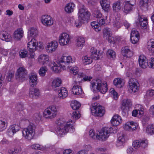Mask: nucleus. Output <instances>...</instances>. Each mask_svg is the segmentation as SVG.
I'll return each mask as SVG.
<instances>
[{"label":"nucleus","instance_id":"f257e3e1","mask_svg":"<svg viewBox=\"0 0 154 154\" xmlns=\"http://www.w3.org/2000/svg\"><path fill=\"white\" fill-rule=\"evenodd\" d=\"M75 61V59L72 58L71 56H66L63 55L58 61L51 63V69L56 72H58L61 67L63 69L68 68L70 63L74 62Z\"/></svg>","mask_w":154,"mask_h":154},{"label":"nucleus","instance_id":"774afa93","mask_svg":"<svg viewBox=\"0 0 154 154\" xmlns=\"http://www.w3.org/2000/svg\"><path fill=\"white\" fill-rule=\"evenodd\" d=\"M149 67L151 68H154V58H151L149 64L148 65Z\"/></svg>","mask_w":154,"mask_h":154},{"label":"nucleus","instance_id":"f704fd0d","mask_svg":"<svg viewBox=\"0 0 154 154\" xmlns=\"http://www.w3.org/2000/svg\"><path fill=\"white\" fill-rule=\"evenodd\" d=\"M75 5L72 3H69L66 5L64 7V11L68 14L72 12L74 10Z\"/></svg>","mask_w":154,"mask_h":154},{"label":"nucleus","instance_id":"20e7f679","mask_svg":"<svg viewBox=\"0 0 154 154\" xmlns=\"http://www.w3.org/2000/svg\"><path fill=\"white\" fill-rule=\"evenodd\" d=\"M91 88L93 91L97 89L102 94L105 93L108 90L106 82L100 79L92 80L91 82Z\"/></svg>","mask_w":154,"mask_h":154},{"label":"nucleus","instance_id":"aec40b11","mask_svg":"<svg viewBox=\"0 0 154 154\" xmlns=\"http://www.w3.org/2000/svg\"><path fill=\"white\" fill-rule=\"evenodd\" d=\"M41 21L43 24L46 26H50L53 23V21L52 18L48 15L42 16Z\"/></svg>","mask_w":154,"mask_h":154},{"label":"nucleus","instance_id":"ddd939ff","mask_svg":"<svg viewBox=\"0 0 154 154\" xmlns=\"http://www.w3.org/2000/svg\"><path fill=\"white\" fill-rule=\"evenodd\" d=\"M72 92L74 94L79 95L82 93V88L80 86V81H75L72 84Z\"/></svg>","mask_w":154,"mask_h":154},{"label":"nucleus","instance_id":"79ce46f5","mask_svg":"<svg viewBox=\"0 0 154 154\" xmlns=\"http://www.w3.org/2000/svg\"><path fill=\"white\" fill-rule=\"evenodd\" d=\"M133 6L129 4L125 3L124 7L123 12L125 14H127L131 12L133 10Z\"/></svg>","mask_w":154,"mask_h":154},{"label":"nucleus","instance_id":"7c9ffc66","mask_svg":"<svg viewBox=\"0 0 154 154\" xmlns=\"http://www.w3.org/2000/svg\"><path fill=\"white\" fill-rule=\"evenodd\" d=\"M49 60V56L45 54L39 55L38 58V62L41 65H43L48 62Z\"/></svg>","mask_w":154,"mask_h":154},{"label":"nucleus","instance_id":"f8f14e48","mask_svg":"<svg viewBox=\"0 0 154 154\" xmlns=\"http://www.w3.org/2000/svg\"><path fill=\"white\" fill-rule=\"evenodd\" d=\"M58 43L55 41L48 43L46 47V51L48 53H52L55 51L57 48Z\"/></svg>","mask_w":154,"mask_h":154},{"label":"nucleus","instance_id":"e2e57ef3","mask_svg":"<svg viewBox=\"0 0 154 154\" xmlns=\"http://www.w3.org/2000/svg\"><path fill=\"white\" fill-rule=\"evenodd\" d=\"M84 73H79L78 75V77L76 81H80V84L81 81H83V78L84 77Z\"/></svg>","mask_w":154,"mask_h":154},{"label":"nucleus","instance_id":"c9c22d12","mask_svg":"<svg viewBox=\"0 0 154 154\" xmlns=\"http://www.w3.org/2000/svg\"><path fill=\"white\" fill-rule=\"evenodd\" d=\"M112 7L114 11L118 12L122 8V3L119 1H116L113 3Z\"/></svg>","mask_w":154,"mask_h":154},{"label":"nucleus","instance_id":"393cba45","mask_svg":"<svg viewBox=\"0 0 154 154\" xmlns=\"http://www.w3.org/2000/svg\"><path fill=\"white\" fill-rule=\"evenodd\" d=\"M138 61L140 66L142 68H146L148 66L147 60L143 55L139 56Z\"/></svg>","mask_w":154,"mask_h":154},{"label":"nucleus","instance_id":"de8ad7c7","mask_svg":"<svg viewBox=\"0 0 154 154\" xmlns=\"http://www.w3.org/2000/svg\"><path fill=\"white\" fill-rule=\"evenodd\" d=\"M92 58L87 56H85L82 57V61L83 63L85 64H91L92 62Z\"/></svg>","mask_w":154,"mask_h":154},{"label":"nucleus","instance_id":"f03ea898","mask_svg":"<svg viewBox=\"0 0 154 154\" xmlns=\"http://www.w3.org/2000/svg\"><path fill=\"white\" fill-rule=\"evenodd\" d=\"M74 121L70 120L65 122L63 119H59L56 121V123L59 126L56 130L57 135L60 137H63L69 131L72 130L73 131L74 128L73 127Z\"/></svg>","mask_w":154,"mask_h":154},{"label":"nucleus","instance_id":"f3484780","mask_svg":"<svg viewBox=\"0 0 154 154\" xmlns=\"http://www.w3.org/2000/svg\"><path fill=\"white\" fill-rule=\"evenodd\" d=\"M105 22L104 19H103L100 20L99 22L93 21L91 24V26L97 32H98L101 29L100 25H102L105 23Z\"/></svg>","mask_w":154,"mask_h":154},{"label":"nucleus","instance_id":"ea45409f","mask_svg":"<svg viewBox=\"0 0 154 154\" xmlns=\"http://www.w3.org/2000/svg\"><path fill=\"white\" fill-rule=\"evenodd\" d=\"M30 52L29 51V53L28 54V51L26 49H23L20 51L19 52V56L20 57L22 58H24L26 57H28L30 58H33L34 57H29V54Z\"/></svg>","mask_w":154,"mask_h":154},{"label":"nucleus","instance_id":"603ef678","mask_svg":"<svg viewBox=\"0 0 154 154\" xmlns=\"http://www.w3.org/2000/svg\"><path fill=\"white\" fill-rule=\"evenodd\" d=\"M106 54L107 56L109 57L114 58L116 57V53L112 50H108L107 51Z\"/></svg>","mask_w":154,"mask_h":154},{"label":"nucleus","instance_id":"7ed1b4c3","mask_svg":"<svg viewBox=\"0 0 154 154\" xmlns=\"http://www.w3.org/2000/svg\"><path fill=\"white\" fill-rule=\"evenodd\" d=\"M79 20L75 21V25L77 27H80L82 24L87 21L89 17V12L84 6L79 9L78 13Z\"/></svg>","mask_w":154,"mask_h":154},{"label":"nucleus","instance_id":"338daca9","mask_svg":"<svg viewBox=\"0 0 154 154\" xmlns=\"http://www.w3.org/2000/svg\"><path fill=\"white\" fill-rule=\"evenodd\" d=\"M23 108V105L20 103L18 104L16 107V109L18 112L21 111Z\"/></svg>","mask_w":154,"mask_h":154},{"label":"nucleus","instance_id":"0e129e2a","mask_svg":"<svg viewBox=\"0 0 154 154\" xmlns=\"http://www.w3.org/2000/svg\"><path fill=\"white\" fill-rule=\"evenodd\" d=\"M146 94L149 97L153 96L154 95V90L151 89L148 90L146 92Z\"/></svg>","mask_w":154,"mask_h":154},{"label":"nucleus","instance_id":"c85d7f7f","mask_svg":"<svg viewBox=\"0 0 154 154\" xmlns=\"http://www.w3.org/2000/svg\"><path fill=\"white\" fill-rule=\"evenodd\" d=\"M23 36V31L21 28H19L14 33L13 37L16 40H20Z\"/></svg>","mask_w":154,"mask_h":154},{"label":"nucleus","instance_id":"bb28decb","mask_svg":"<svg viewBox=\"0 0 154 154\" xmlns=\"http://www.w3.org/2000/svg\"><path fill=\"white\" fill-rule=\"evenodd\" d=\"M29 96L32 99L37 98L40 95L39 90L38 89L31 88L29 89Z\"/></svg>","mask_w":154,"mask_h":154},{"label":"nucleus","instance_id":"37998d69","mask_svg":"<svg viewBox=\"0 0 154 154\" xmlns=\"http://www.w3.org/2000/svg\"><path fill=\"white\" fill-rule=\"evenodd\" d=\"M125 136L124 134H122L121 135L119 136L116 143L117 146H120L123 145L125 140Z\"/></svg>","mask_w":154,"mask_h":154},{"label":"nucleus","instance_id":"4468645a","mask_svg":"<svg viewBox=\"0 0 154 154\" xmlns=\"http://www.w3.org/2000/svg\"><path fill=\"white\" fill-rule=\"evenodd\" d=\"M148 141L146 140H136L133 142V146L135 149H137L140 147L145 148L147 146Z\"/></svg>","mask_w":154,"mask_h":154},{"label":"nucleus","instance_id":"cd10ccee","mask_svg":"<svg viewBox=\"0 0 154 154\" xmlns=\"http://www.w3.org/2000/svg\"><path fill=\"white\" fill-rule=\"evenodd\" d=\"M137 127L138 125L136 123L131 122L127 123L125 124V129L126 130L131 131L135 130Z\"/></svg>","mask_w":154,"mask_h":154},{"label":"nucleus","instance_id":"a878e982","mask_svg":"<svg viewBox=\"0 0 154 154\" xmlns=\"http://www.w3.org/2000/svg\"><path fill=\"white\" fill-rule=\"evenodd\" d=\"M29 81L31 86H35L37 83V76L36 73H32L29 75Z\"/></svg>","mask_w":154,"mask_h":154},{"label":"nucleus","instance_id":"423d86ee","mask_svg":"<svg viewBox=\"0 0 154 154\" xmlns=\"http://www.w3.org/2000/svg\"><path fill=\"white\" fill-rule=\"evenodd\" d=\"M43 45L41 44L38 45L37 41L34 38H32L28 43L27 44V48L29 52V57H34L35 55L34 52L36 50L37 47L41 49L42 48Z\"/></svg>","mask_w":154,"mask_h":154},{"label":"nucleus","instance_id":"b1692460","mask_svg":"<svg viewBox=\"0 0 154 154\" xmlns=\"http://www.w3.org/2000/svg\"><path fill=\"white\" fill-rule=\"evenodd\" d=\"M136 109L132 112V116H136L138 114L140 116H143L144 113V109L142 105H137L136 107Z\"/></svg>","mask_w":154,"mask_h":154},{"label":"nucleus","instance_id":"2eb2a0df","mask_svg":"<svg viewBox=\"0 0 154 154\" xmlns=\"http://www.w3.org/2000/svg\"><path fill=\"white\" fill-rule=\"evenodd\" d=\"M129 91L130 93H134L138 91L139 88L138 83H136L133 79H131L129 82Z\"/></svg>","mask_w":154,"mask_h":154},{"label":"nucleus","instance_id":"4c0bfd02","mask_svg":"<svg viewBox=\"0 0 154 154\" xmlns=\"http://www.w3.org/2000/svg\"><path fill=\"white\" fill-rule=\"evenodd\" d=\"M113 84L117 87L120 88L124 85V83L123 80L120 78L115 79L113 80Z\"/></svg>","mask_w":154,"mask_h":154},{"label":"nucleus","instance_id":"2f4dec72","mask_svg":"<svg viewBox=\"0 0 154 154\" xmlns=\"http://www.w3.org/2000/svg\"><path fill=\"white\" fill-rule=\"evenodd\" d=\"M121 53L124 57H130L132 55V53L128 46H125L122 49Z\"/></svg>","mask_w":154,"mask_h":154},{"label":"nucleus","instance_id":"e433bc0d","mask_svg":"<svg viewBox=\"0 0 154 154\" xmlns=\"http://www.w3.org/2000/svg\"><path fill=\"white\" fill-rule=\"evenodd\" d=\"M139 23L141 28L146 29L147 28L148 23L146 19L141 17L139 19Z\"/></svg>","mask_w":154,"mask_h":154},{"label":"nucleus","instance_id":"3c124183","mask_svg":"<svg viewBox=\"0 0 154 154\" xmlns=\"http://www.w3.org/2000/svg\"><path fill=\"white\" fill-rule=\"evenodd\" d=\"M47 70L48 69L45 66H42L39 70V75L41 76H44Z\"/></svg>","mask_w":154,"mask_h":154},{"label":"nucleus","instance_id":"c03bdc74","mask_svg":"<svg viewBox=\"0 0 154 154\" xmlns=\"http://www.w3.org/2000/svg\"><path fill=\"white\" fill-rule=\"evenodd\" d=\"M85 42V40L83 37H79L76 39V45L79 47H82Z\"/></svg>","mask_w":154,"mask_h":154},{"label":"nucleus","instance_id":"a211bd4d","mask_svg":"<svg viewBox=\"0 0 154 154\" xmlns=\"http://www.w3.org/2000/svg\"><path fill=\"white\" fill-rule=\"evenodd\" d=\"M140 38L139 32L136 29L132 30L131 33L130 40L131 42L134 44L136 43Z\"/></svg>","mask_w":154,"mask_h":154},{"label":"nucleus","instance_id":"473e14b6","mask_svg":"<svg viewBox=\"0 0 154 154\" xmlns=\"http://www.w3.org/2000/svg\"><path fill=\"white\" fill-rule=\"evenodd\" d=\"M91 57L95 60H98L101 56V54L99 51L97 52V50L95 48L92 47L91 49Z\"/></svg>","mask_w":154,"mask_h":154},{"label":"nucleus","instance_id":"dca6fc26","mask_svg":"<svg viewBox=\"0 0 154 154\" xmlns=\"http://www.w3.org/2000/svg\"><path fill=\"white\" fill-rule=\"evenodd\" d=\"M131 105L132 103L130 99H125L122 101L121 109L123 111V114H125Z\"/></svg>","mask_w":154,"mask_h":154},{"label":"nucleus","instance_id":"39448f33","mask_svg":"<svg viewBox=\"0 0 154 154\" xmlns=\"http://www.w3.org/2000/svg\"><path fill=\"white\" fill-rule=\"evenodd\" d=\"M35 125L33 124H30L22 131L23 137L28 140L33 139L35 134Z\"/></svg>","mask_w":154,"mask_h":154},{"label":"nucleus","instance_id":"6ab92c4d","mask_svg":"<svg viewBox=\"0 0 154 154\" xmlns=\"http://www.w3.org/2000/svg\"><path fill=\"white\" fill-rule=\"evenodd\" d=\"M62 82L61 79L59 78H57L54 79L51 84L52 89L55 91H57L60 88Z\"/></svg>","mask_w":154,"mask_h":154},{"label":"nucleus","instance_id":"864d4df0","mask_svg":"<svg viewBox=\"0 0 154 154\" xmlns=\"http://www.w3.org/2000/svg\"><path fill=\"white\" fill-rule=\"evenodd\" d=\"M89 135L91 138L94 139H98V135L95 134V131L93 129L89 131Z\"/></svg>","mask_w":154,"mask_h":154},{"label":"nucleus","instance_id":"6e6d98bb","mask_svg":"<svg viewBox=\"0 0 154 154\" xmlns=\"http://www.w3.org/2000/svg\"><path fill=\"white\" fill-rule=\"evenodd\" d=\"M68 68L70 70V72L74 75H76L78 73L79 70L78 67L75 66L72 68L69 67Z\"/></svg>","mask_w":154,"mask_h":154},{"label":"nucleus","instance_id":"9d476101","mask_svg":"<svg viewBox=\"0 0 154 154\" xmlns=\"http://www.w3.org/2000/svg\"><path fill=\"white\" fill-rule=\"evenodd\" d=\"M27 73V70L24 67H20L17 69L16 75V79L19 81H22L24 80Z\"/></svg>","mask_w":154,"mask_h":154},{"label":"nucleus","instance_id":"72a5a7b5","mask_svg":"<svg viewBox=\"0 0 154 154\" xmlns=\"http://www.w3.org/2000/svg\"><path fill=\"white\" fill-rule=\"evenodd\" d=\"M112 23L113 27L116 29L120 28L122 25L121 20L118 15L115 17Z\"/></svg>","mask_w":154,"mask_h":154},{"label":"nucleus","instance_id":"09e8293b","mask_svg":"<svg viewBox=\"0 0 154 154\" xmlns=\"http://www.w3.org/2000/svg\"><path fill=\"white\" fill-rule=\"evenodd\" d=\"M149 0H141L140 5L142 9L147 10L148 7Z\"/></svg>","mask_w":154,"mask_h":154},{"label":"nucleus","instance_id":"1a4fd4ad","mask_svg":"<svg viewBox=\"0 0 154 154\" xmlns=\"http://www.w3.org/2000/svg\"><path fill=\"white\" fill-rule=\"evenodd\" d=\"M116 130L113 129V128L105 127L101 130L98 135V140L105 141L109 137L110 133H116Z\"/></svg>","mask_w":154,"mask_h":154},{"label":"nucleus","instance_id":"9b49d317","mask_svg":"<svg viewBox=\"0 0 154 154\" xmlns=\"http://www.w3.org/2000/svg\"><path fill=\"white\" fill-rule=\"evenodd\" d=\"M59 41L60 45H66L69 41V35L66 33H62L59 37Z\"/></svg>","mask_w":154,"mask_h":154},{"label":"nucleus","instance_id":"0eeeda50","mask_svg":"<svg viewBox=\"0 0 154 154\" xmlns=\"http://www.w3.org/2000/svg\"><path fill=\"white\" fill-rule=\"evenodd\" d=\"M58 111L57 107L54 105L51 106L45 110L43 116L45 118L53 119L56 116Z\"/></svg>","mask_w":154,"mask_h":154},{"label":"nucleus","instance_id":"a19ab883","mask_svg":"<svg viewBox=\"0 0 154 154\" xmlns=\"http://www.w3.org/2000/svg\"><path fill=\"white\" fill-rule=\"evenodd\" d=\"M28 33V37H34L37 35L38 30L35 28L31 27L29 29Z\"/></svg>","mask_w":154,"mask_h":154},{"label":"nucleus","instance_id":"680f3d73","mask_svg":"<svg viewBox=\"0 0 154 154\" xmlns=\"http://www.w3.org/2000/svg\"><path fill=\"white\" fill-rule=\"evenodd\" d=\"M110 93L113 95V97L115 100H116L118 97L117 92H116L115 90L113 88H111L109 90Z\"/></svg>","mask_w":154,"mask_h":154},{"label":"nucleus","instance_id":"69168bd1","mask_svg":"<svg viewBox=\"0 0 154 154\" xmlns=\"http://www.w3.org/2000/svg\"><path fill=\"white\" fill-rule=\"evenodd\" d=\"M5 122L0 119V131H2L5 128Z\"/></svg>","mask_w":154,"mask_h":154},{"label":"nucleus","instance_id":"5701e85b","mask_svg":"<svg viewBox=\"0 0 154 154\" xmlns=\"http://www.w3.org/2000/svg\"><path fill=\"white\" fill-rule=\"evenodd\" d=\"M11 35L6 31L2 30L0 31V39L2 40L8 42L11 40Z\"/></svg>","mask_w":154,"mask_h":154},{"label":"nucleus","instance_id":"5fc2aeb1","mask_svg":"<svg viewBox=\"0 0 154 154\" xmlns=\"http://www.w3.org/2000/svg\"><path fill=\"white\" fill-rule=\"evenodd\" d=\"M110 29L109 28H105L103 31L104 37L106 39H107L108 37L110 35Z\"/></svg>","mask_w":154,"mask_h":154},{"label":"nucleus","instance_id":"c756f323","mask_svg":"<svg viewBox=\"0 0 154 154\" xmlns=\"http://www.w3.org/2000/svg\"><path fill=\"white\" fill-rule=\"evenodd\" d=\"M100 4L102 9L106 12H108L110 10V5L109 2L107 0H101Z\"/></svg>","mask_w":154,"mask_h":154},{"label":"nucleus","instance_id":"49530a36","mask_svg":"<svg viewBox=\"0 0 154 154\" xmlns=\"http://www.w3.org/2000/svg\"><path fill=\"white\" fill-rule=\"evenodd\" d=\"M81 106L80 103L76 100L72 101L71 103V106L73 110L79 109Z\"/></svg>","mask_w":154,"mask_h":154},{"label":"nucleus","instance_id":"4be33fe9","mask_svg":"<svg viewBox=\"0 0 154 154\" xmlns=\"http://www.w3.org/2000/svg\"><path fill=\"white\" fill-rule=\"evenodd\" d=\"M58 97L61 99L66 98L68 95V91L67 89L64 87H62L58 90Z\"/></svg>","mask_w":154,"mask_h":154},{"label":"nucleus","instance_id":"052dcab7","mask_svg":"<svg viewBox=\"0 0 154 154\" xmlns=\"http://www.w3.org/2000/svg\"><path fill=\"white\" fill-rule=\"evenodd\" d=\"M31 147L32 149L41 150L42 146L38 143H35L31 145Z\"/></svg>","mask_w":154,"mask_h":154},{"label":"nucleus","instance_id":"13d9d810","mask_svg":"<svg viewBox=\"0 0 154 154\" xmlns=\"http://www.w3.org/2000/svg\"><path fill=\"white\" fill-rule=\"evenodd\" d=\"M102 14L100 11L98 10H95L93 14V16L97 18H100L102 17Z\"/></svg>","mask_w":154,"mask_h":154},{"label":"nucleus","instance_id":"4d7b16f0","mask_svg":"<svg viewBox=\"0 0 154 154\" xmlns=\"http://www.w3.org/2000/svg\"><path fill=\"white\" fill-rule=\"evenodd\" d=\"M14 133L18 131L20 129V126L17 125H13L9 127Z\"/></svg>","mask_w":154,"mask_h":154},{"label":"nucleus","instance_id":"412c9836","mask_svg":"<svg viewBox=\"0 0 154 154\" xmlns=\"http://www.w3.org/2000/svg\"><path fill=\"white\" fill-rule=\"evenodd\" d=\"M122 122V119L121 117L118 115H114L112 118L111 122L112 124L113 125V129L115 130H117V127L116 126L119 125Z\"/></svg>","mask_w":154,"mask_h":154},{"label":"nucleus","instance_id":"a18cd8bd","mask_svg":"<svg viewBox=\"0 0 154 154\" xmlns=\"http://www.w3.org/2000/svg\"><path fill=\"white\" fill-rule=\"evenodd\" d=\"M22 150L21 147H17L14 149H9L8 150V152L9 154H17L20 152Z\"/></svg>","mask_w":154,"mask_h":154},{"label":"nucleus","instance_id":"8fccbe9b","mask_svg":"<svg viewBox=\"0 0 154 154\" xmlns=\"http://www.w3.org/2000/svg\"><path fill=\"white\" fill-rule=\"evenodd\" d=\"M146 132L150 135L154 133V125L153 124L148 125L146 128Z\"/></svg>","mask_w":154,"mask_h":154},{"label":"nucleus","instance_id":"6e6552de","mask_svg":"<svg viewBox=\"0 0 154 154\" xmlns=\"http://www.w3.org/2000/svg\"><path fill=\"white\" fill-rule=\"evenodd\" d=\"M91 112L94 116L101 117L104 114L105 111L104 107L96 103L93 105Z\"/></svg>","mask_w":154,"mask_h":154},{"label":"nucleus","instance_id":"bf43d9fd","mask_svg":"<svg viewBox=\"0 0 154 154\" xmlns=\"http://www.w3.org/2000/svg\"><path fill=\"white\" fill-rule=\"evenodd\" d=\"M72 118L75 119H78L80 116V114H79V112L78 111H75L72 113Z\"/></svg>","mask_w":154,"mask_h":154},{"label":"nucleus","instance_id":"58836bf2","mask_svg":"<svg viewBox=\"0 0 154 154\" xmlns=\"http://www.w3.org/2000/svg\"><path fill=\"white\" fill-rule=\"evenodd\" d=\"M147 48L150 52L154 53V39H151L148 41Z\"/></svg>","mask_w":154,"mask_h":154}]
</instances>
